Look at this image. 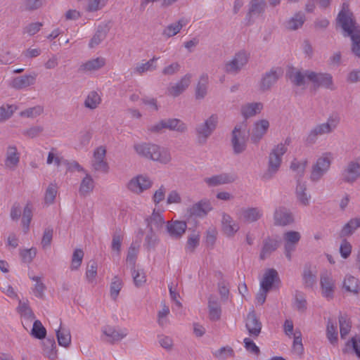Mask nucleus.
Segmentation results:
<instances>
[{"instance_id":"57","label":"nucleus","mask_w":360,"mask_h":360,"mask_svg":"<svg viewBox=\"0 0 360 360\" xmlns=\"http://www.w3.org/2000/svg\"><path fill=\"white\" fill-rule=\"evenodd\" d=\"M57 190L58 187L56 184L51 183L49 185L44 196V202L46 204L51 205L53 203L57 194Z\"/></svg>"},{"instance_id":"53","label":"nucleus","mask_w":360,"mask_h":360,"mask_svg":"<svg viewBox=\"0 0 360 360\" xmlns=\"http://www.w3.org/2000/svg\"><path fill=\"white\" fill-rule=\"evenodd\" d=\"M326 335L331 344L334 345L338 342L337 327L330 319L327 322Z\"/></svg>"},{"instance_id":"10","label":"nucleus","mask_w":360,"mask_h":360,"mask_svg":"<svg viewBox=\"0 0 360 360\" xmlns=\"http://www.w3.org/2000/svg\"><path fill=\"white\" fill-rule=\"evenodd\" d=\"M341 176L345 182L352 184L356 181L360 177V158L349 162Z\"/></svg>"},{"instance_id":"16","label":"nucleus","mask_w":360,"mask_h":360,"mask_svg":"<svg viewBox=\"0 0 360 360\" xmlns=\"http://www.w3.org/2000/svg\"><path fill=\"white\" fill-rule=\"evenodd\" d=\"M212 207L210 200L203 199L188 209L187 213L190 217H203L212 210Z\"/></svg>"},{"instance_id":"43","label":"nucleus","mask_w":360,"mask_h":360,"mask_svg":"<svg viewBox=\"0 0 360 360\" xmlns=\"http://www.w3.org/2000/svg\"><path fill=\"white\" fill-rule=\"evenodd\" d=\"M105 335L109 338L108 342L113 344L115 342L121 340L127 335V333L117 331L112 327H107L103 330Z\"/></svg>"},{"instance_id":"15","label":"nucleus","mask_w":360,"mask_h":360,"mask_svg":"<svg viewBox=\"0 0 360 360\" xmlns=\"http://www.w3.org/2000/svg\"><path fill=\"white\" fill-rule=\"evenodd\" d=\"M245 327L251 337L255 338L259 335L262 330V323L257 319L254 310L248 313Z\"/></svg>"},{"instance_id":"7","label":"nucleus","mask_w":360,"mask_h":360,"mask_svg":"<svg viewBox=\"0 0 360 360\" xmlns=\"http://www.w3.org/2000/svg\"><path fill=\"white\" fill-rule=\"evenodd\" d=\"M248 54L245 51H240L225 63L224 71L228 74L236 75L248 63Z\"/></svg>"},{"instance_id":"24","label":"nucleus","mask_w":360,"mask_h":360,"mask_svg":"<svg viewBox=\"0 0 360 360\" xmlns=\"http://www.w3.org/2000/svg\"><path fill=\"white\" fill-rule=\"evenodd\" d=\"M209 318L212 321L220 319L221 314V305L216 296L210 295L208 298Z\"/></svg>"},{"instance_id":"64","label":"nucleus","mask_w":360,"mask_h":360,"mask_svg":"<svg viewBox=\"0 0 360 360\" xmlns=\"http://www.w3.org/2000/svg\"><path fill=\"white\" fill-rule=\"evenodd\" d=\"M97 262L94 260H91L86 267V277L89 283H92L97 275Z\"/></svg>"},{"instance_id":"35","label":"nucleus","mask_w":360,"mask_h":360,"mask_svg":"<svg viewBox=\"0 0 360 360\" xmlns=\"http://www.w3.org/2000/svg\"><path fill=\"white\" fill-rule=\"evenodd\" d=\"M266 7V3L264 0H251L247 16L250 18L252 15L262 14Z\"/></svg>"},{"instance_id":"5","label":"nucleus","mask_w":360,"mask_h":360,"mask_svg":"<svg viewBox=\"0 0 360 360\" xmlns=\"http://www.w3.org/2000/svg\"><path fill=\"white\" fill-rule=\"evenodd\" d=\"M248 140L246 124H236L231 132V140L234 154H240L246 150Z\"/></svg>"},{"instance_id":"28","label":"nucleus","mask_w":360,"mask_h":360,"mask_svg":"<svg viewBox=\"0 0 360 360\" xmlns=\"http://www.w3.org/2000/svg\"><path fill=\"white\" fill-rule=\"evenodd\" d=\"M295 194L297 199L300 205L303 206H308L311 195L307 193V184L305 182H302L300 179H297Z\"/></svg>"},{"instance_id":"52","label":"nucleus","mask_w":360,"mask_h":360,"mask_svg":"<svg viewBox=\"0 0 360 360\" xmlns=\"http://www.w3.org/2000/svg\"><path fill=\"white\" fill-rule=\"evenodd\" d=\"M307 302L303 292L297 290L295 295V308L300 311L304 312L307 310Z\"/></svg>"},{"instance_id":"21","label":"nucleus","mask_w":360,"mask_h":360,"mask_svg":"<svg viewBox=\"0 0 360 360\" xmlns=\"http://www.w3.org/2000/svg\"><path fill=\"white\" fill-rule=\"evenodd\" d=\"M262 210L258 207L242 208L239 213V217L248 223L257 221L262 218Z\"/></svg>"},{"instance_id":"18","label":"nucleus","mask_w":360,"mask_h":360,"mask_svg":"<svg viewBox=\"0 0 360 360\" xmlns=\"http://www.w3.org/2000/svg\"><path fill=\"white\" fill-rule=\"evenodd\" d=\"M105 154L106 150L103 146L97 148L94 151L92 166L95 170L108 172V165L106 161L104 160Z\"/></svg>"},{"instance_id":"26","label":"nucleus","mask_w":360,"mask_h":360,"mask_svg":"<svg viewBox=\"0 0 360 360\" xmlns=\"http://www.w3.org/2000/svg\"><path fill=\"white\" fill-rule=\"evenodd\" d=\"M110 31V27L108 24H101L99 25L97 27L96 31L93 36V37L91 39L89 46V48L92 49L95 46H98L101 41H103L108 33Z\"/></svg>"},{"instance_id":"27","label":"nucleus","mask_w":360,"mask_h":360,"mask_svg":"<svg viewBox=\"0 0 360 360\" xmlns=\"http://www.w3.org/2000/svg\"><path fill=\"white\" fill-rule=\"evenodd\" d=\"M36 75H25L15 77L11 82V86L15 89H22L34 84Z\"/></svg>"},{"instance_id":"42","label":"nucleus","mask_w":360,"mask_h":360,"mask_svg":"<svg viewBox=\"0 0 360 360\" xmlns=\"http://www.w3.org/2000/svg\"><path fill=\"white\" fill-rule=\"evenodd\" d=\"M207 83H208V76L207 74H202L200 80L197 84L195 89V98L197 99H202L205 98L207 94Z\"/></svg>"},{"instance_id":"39","label":"nucleus","mask_w":360,"mask_h":360,"mask_svg":"<svg viewBox=\"0 0 360 360\" xmlns=\"http://www.w3.org/2000/svg\"><path fill=\"white\" fill-rule=\"evenodd\" d=\"M94 188V182L92 177L89 174H86V176L82 180L79 186V195L86 196L93 191Z\"/></svg>"},{"instance_id":"33","label":"nucleus","mask_w":360,"mask_h":360,"mask_svg":"<svg viewBox=\"0 0 360 360\" xmlns=\"http://www.w3.org/2000/svg\"><path fill=\"white\" fill-rule=\"evenodd\" d=\"M287 76L291 82L296 86H304L306 83V71L304 72H302L295 68H291L288 70Z\"/></svg>"},{"instance_id":"51","label":"nucleus","mask_w":360,"mask_h":360,"mask_svg":"<svg viewBox=\"0 0 360 360\" xmlns=\"http://www.w3.org/2000/svg\"><path fill=\"white\" fill-rule=\"evenodd\" d=\"M31 335L39 340L45 338L46 335V329L44 327L39 320H35L31 330Z\"/></svg>"},{"instance_id":"63","label":"nucleus","mask_w":360,"mask_h":360,"mask_svg":"<svg viewBox=\"0 0 360 360\" xmlns=\"http://www.w3.org/2000/svg\"><path fill=\"white\" fill-rule=\"evenodd\" d=\"M122 287V281L117 276L114 277L110 285V296L115 300Z\"/></svg>"},{"instance_id":"31","label":"nucleus","mask_w":360,"mask_h":360,"mask_svg":"<svg viewBox=\"0 0 360 360\" xmlns=\"http://www.w3.org/2000/svg\"><path fill=\"white\" fill-rule=\"evenodd\" d=\"M276 281H279L278 272L274 269H269L264 274L260 287L266 291H269Z\"/></svg>"},{"instance_id":"54","label":"nucleus","mask_w":360,"mask_h":360,"mask_svg":"<svg viewBox=\"0 0 360 360\" xmlns=\"http://www.w3.org/2000/svg\"><path fill=\"white\" fill-rule=\"evenodd\" d=\"M84 252L82 249H75L73 252L70 269L72 271L77 270L82 264V259L84 257Z\"/></svg>"},{"instance_id":"29","label":"nucleus","mask_w":360,"mask_h":360,"mask_svg":"<svg viewBox=\"0 0 360 360\" xmlns=\"http://www.w3.org/2000/svg\"><path fill=\"white\" fill-rule=\"evenodd\" d=\"M329 127L326 126L324 123L317 124L308 134L306 138V143L308 144H314L316 141L318 136L326 134H330Z\"/></svg>"},{"instance_id":"59","label":"nucleus","mask_w":360,"mask_h":360,"mask_svg":"<svg viewBox=\"0 0 360 360\" xmlns=\"http://www.w3.org/2000/svg\"><path fill=\"white\" fill-rule=\"evenodd\" d=\"M340 333L341 338H345L351 328V325L346 316H339Z\"/></svg>"},{"instance_id":"40","label":"nucleus","mask_w":360,"mask_h":360,"mask_svg":"<svg viewBox=\"0 0 360 360\" xmlns=\"http://www.w3.org/2000/svg\"><path fill=\"white\" fill-rule=\"evenodd\" d=\"M186 20L184 18L180 19L176 22L172 23L167 26L163 30L162 34L171 37L176 35L180 32L181 28L186 25Z\"/></svg>"},{"instance_id":"60","label":"nucleus","mask_w":360,"mask_h":360,"mask_svg":"<svg viewBox=\"0 0 360 360\" xmlns=\"http://www.w3.org/2000/svg\"><path fill=\"white\" fill-rule=\"evenodd\" d=\"M30 279L36 282L34 288V293L36 297L43 299L44 297V290L46 289L45 285L41 282V278L39 276H30Z\"/></svg>"},{"instance_id":"62","label":"nucleus","mask_w":360,"mask_h":360,"mask_svg":"<svg viewBox=\"0 0 360 360\" xmlns=\"http://www.w3.org/2000/svg\"><path fill=\"white\" fill-rule=\"evenodd\" d=\"M139 246L136 248L134 246L132 243L129 248L127 256V262L129 264L130 269H134L136 268V261L137 257Z\"/></svg>"},{"instance_id":"58","label":"nucleus","mask_w":360,"mask_h":360,"mask_svg":"<svg viewBox=\"0 0 360 360\" xmlns=\"http://www.w3.org/2000/svg\"><path fill=\"white\" fill-rule=\"evenodd\" d=\"M44 111V108L41 105H36L32 108H29L20 112V115L24 117L34 118L40 115Z\"/></svg>"},{"instance_id":"9","label":"nucleus","mask_w":360,"mask_h":360,"mask_svg":"<svg viewBox=\"0 0 360 360\" xmlns=\"http://www.w3.org/2000/svg\"><path fill=\"white\" fill-rule=\"evenodd\" d=\"M284 254L288 261L292 259V253L301 239V234L296 231H288L283 233Z\"/></svg>"},{"instance_id":"12","label":"nucleus","mask_w":360,"mask_h":360,"mask_svg":"<svg viewBox=\"0 0 360 360\" xmlns=\"http://www.w3.org/2000/svg\"><path fill=\"white\" fill-rule=\"evenodd\" d=\"M152 185L153 182L149 177L144 175H138L129 181L127 188L131 192L140 194L149 189Z\"/></svg>"},{"instance_id":"17","label":"nucleus","mask_w":360,"mask_h":360,"mask_svg":"<svg viewBox=\"0 0 360 360\" xmlns=\"http://www.w3.org/2000/svg\"><path fill=\"white\" fill-rule=\"evenodd\" d=\"M269 127V122L267 120H260L254 124L250 135L251 141L254 143H258L266 134Z\"/></svg>"},{"instance_id":"20","label":"nucleus","mask_w":360,"mask_h":360,"mask_svg":"<svg viewBox=\"0 0 360 360\" xmlns=\"http://www.w3.org/2000/svg\"><path fill=\"white\" fill-rule=\"evenodd\" d=\"M20 162V153L15 146L7 147L6 153L5 166L11 170H14Z\"/></svg>"},{"instance_id":"4","label":"nucleus","mask_w":360,"mask_h":360,"mask_svg":"<svg viewBox=\"0 0 360 360\" xmlns=\"http://www.w3.org/2000/svg\"><path fill=\"white\" fill-rule=\"evenodd\" d=\"M219 117L217 114L211 115L203 123L199 124L195 129L196 141L198 145H205L207 139L217 129Z\"/></svg>"},{"instance_id":"6","label":"nucleus","mask_w":360,"mask_h":360,"mask_svg":"<svg viewBox=\"0 0 360 360\" xmlns=\"http://www.w3.org/2000/svg\"><path fill=\"white\" fill-rule=\"evenodd\" d=\"M332 154L325 153L319 157L316 163L313 165L310 174L312 182L319 181L329 170L332 162Z\"/></svg>"},{"instance_id":"23","label":"nucleus","mask_w":360,"mask_h":360,"mask_svg":"<svg viewBox=\"0 0 360 360\" xmlns=\"http://www.w3.org/2000/svg\"><path fill=\"white\" fill-rule=\"evenodd\" d=\"M281 241L276 238L267 237L263 241V246L259 255L260 259H265L280 246Z\"/></svg>"},{"instance_id":"13","label":"nucleus","mask_w":360,"mask_h":360,"mask_svg":"<svg viewBox=\"0 0 360 360\" xmlns=\"http://www.w3.org/2000/svg\"><path fill=\"white\" fill-rule=\"evenodd\" d=\"M306 75L307 79L313 83L315 88L323 86L330 89L333 84L332 76L330 74L306 70Z\"/></svg>"},{"instance_id":"3","label":"nucleus","mask_w":360,"mask_h":360,"mask_svg":"<svg viewBox=\"0 0 360 360\" xmlns=\"http://www.w3.org/2000/svg\"><path fill=\"white\" fill-rule=\"evenodd\" d=\"M287 152V148L283 143L275 146L269 156L268 168L264 173L262 179L264 180L271 179L279 170L282 162V156Z\"/></svg>"},{"instance_id":"11","label":"nucleus","mask_w":360,"mask_h":360,"mask_svg":"<svg viewBox=\"0 0 360 360\" xmlns=\"http://www.w3.org/2000/svg\"><path fill=\"white\" fill-rule=\"evenodd\" d=\"M320 285L322 295L328 300H332L334 297L335 283L330 273L326 271L321 274Z\"/></svg>"},{"instance_id":"36","label":"nucleus","mask_w":360,"mask_h":360,"mask_svg":"<svg viewBox=\"0 0 360 360\" xmlns=\"http://www.w3.org/2000/svg\"><path fill=\"white\" fill-rule=\"evenodd\" d=\"M165 129L184 133L187 130L186 124L181 120L176 118L164 120Z\"/></svg>"},{"instance_id":"55","label":"nucleus","mask_w":360,"mask_h":360,"mask_svg":"<svg viewBox=\"0 0 360 360\" xmlns=\"http://www.w3.org/2000/svg\"><path fill=\"white\" fill-rule=\"evenodd\" d=\"M158 243V238L153 230H149L145 238L143 246L148 251L154 250Z\"/></svg>"},{"instance_id":"38","label":"nucleus","mask_w":360,"mask_h":360,"mask_svg":"<svg viewBox=\"0 0 360 360\" xmlns=\"http://www.w3.org/2000/svg\"><path fill=\"white\" fill-rule=\"evenodd\" d=\"M159 57L153 56L151 59L145 63H139L134 70L135 73L142 75L147 71H153L157 69L156 62Z\"/></svg>"},{"instance_id":"49","label":"nucleus","mask_w":360,"mask_h":360,"mask_svg":"<svg viewBox=\"0 0 360 360\" xmlns=\"http://www.w3.org/2000/svg\"><path fill=\"white\" fill-rule=\"evenodd\" d=\"M305 21L304 14L299 12L290 18L287 22V28L291 30H295L301 27Z\"/></svg>"},{"instance_id":"61","label":"nucleus","mask_w":360,"mask_h":360,"mask_svg":"<svg viewBox=\"0 0 360 360\" xmlns=\"http://www.w3.org/2000/svg\"><path fill=\"white\" fill-rule=\"evenodd\" d=\"M213 355L219 360H225L228 356H233L234 351L231 347H223L213 352Z\"/></svg>"},{"instance_id":"32","label":"nucleus","mask_w":360,"mask_h":360,"mask_svg":"<svg viewBox=\"0 0 360 360\" xmlns=\"http://www.w3.org/2000/svg\"><path fill=\"white\" fill-rule=\"evenodd\" d=\"M105 64V59L103 58L98 57L82 63L79 68V71L85 72L97 70L103 67Z\"/></svg>"},{"instance_id":"44","label":"nucleus","mask_w":360,"mask_h":360,"mask_svg":"<svg viewBox=\"0 0 360 360\" xmlns=\"http://www.w3.org/2000/svg\"><path fill=\"white\" fill-rule=\"evenodd\" d=\"M147 227L149 230H153V226L160 229L165 224L163 217L158 212L153 211L151 216L146 219Z\"/></svg>"},{"instance_id":"1","label":"nucleus","mask_w":360,"mask_h":360,"mask_svg":"<svg viewBox=\"0 0 360 360\" xmlns=\"http://www.w3.org/2000/svg\"><path fill=\"white\" fill-rule=\"evenodd\" d=\"M336 20L344 31V36L349 37L351 39L352 52L356 56L360 57V25L356 22L348 4H342V8L338 14Z\"/></svg>"},{"instance_id":"34","label":"nucleus","mask_w":360,"mask_h":360,"mask_svg":"<svg viewBox=\"0 0 360 360\" xmlns=\"http://www.w3.org/2000/svg\"><path fill=\"white\" fill-rule=\"evenodd\" d=\"M262 108V103H247L241 107V114L245 119H248L259 113Z\"/></svg>"},{"instance_id":"19","label":"nucleus","mask_w":360,"mask_h":360,"mask_svg":"<svg viewBox=\"0 0 360 360\" xmlns=\"http://www.w3.org/2000/svg\"><path fill=\"white\" fill-rule=\"evenodd\" d=\"M186 228V223L183 221H168L166 225L167 233L175 239L180 238L185 233Z\"/></svg>"},{"instance_id":"41","label":"nucleus","mask_w":360,"mask_h":360,"mask_svg":"<svg viewBox=\"0 0 360 360\" xmlns=\"http://www.w3.org/2000/svg\"><path fill=\"white\" fill-rule=\"evenodd\" d=\"M302 280L306 288H313L317 282L316 274L311 271L310 267L306 266L303 271Z\"/></svg>"},{"instance_id":"50","label":"nucleus","mask_w":360,"mask_h":360,"mask_svg":"<svg viewBox=\"0 0 360 360\" xmlns=\"http://www.w3.org/2000/svg\"><path fill=\"white\" fill-rule=\"evenodd\" d=\"M354 352L358 358L360 359V338L356 336L351 338L349 341L346 343L345 348L343 349V352Z\"/></svg>"},{"instance_id":"2","label":"nucleus","mask_w":360,"mask_h":360,"mask_svg":"<svg viewBox=\"0 0 360 360\" xmlns=\"http://www.w3.org/2000/svg\"><path fill=\"white\" fill-rule=\"evenodd\" d=\"M134 148L139 155L162 164H167L172 159L170 153L167 150L155 144L137 143L134 146Z\"/></svg>"},{"instance_id":"37","label":"nucleus","mask_w":360,"mask_h":360,"mask_svg":"<svg viewBox=\"0 0 360 360\" xmlns=\"http://www.w3.org/2000/svg\"><path fill=\"white\" fill-rule=\"evenodd\" d=\"M360 227V218L351 219L346 224L344 225L340 231V236L345 238L349 236Z\"/></svg>"},{"instance_id":"14","label":"nucleus","mask_w":360,"mask_h":360,"mask_svg":"<svg viewBox=\"0 0 360 360\" xmlns=\"http://www.w3.org/2000/svg\"><path fill=\"white\" fill-rule=\"evenodd\" d=\"M274 220L275 226H285L294 222V217L289 210L279 207L274 213Z\"/></svg>"},{"instance_id":"22","label":"nucleus","mask_w":360,"mask_h":360,"mask_svg":"<svg viewBox=\"0 0 360 360\" xmlns=\"http://www.w3.org/2000/svg\"><path fill=\"white\" fill-rule=\"evenodd\" d=\"M191 77L192 75L191 74L185 75L179 82L168 88V94L173 97L179 96L190 85Z\"/></svg>"},{"instance_id":"25","label":"nucleus","mask_w":360,"mask_h":360,"mask_svg":"<svg viewBox=\"0 0 360 360\" xmlns=\"http://www.w3.org/2000/svg\"><path fill=\"white\" fill-rule=\"evenodd\" d=\"M234 181L232 176L222 173L217 175H214L211 177H206L204 179V182L209 187H215L222 184H229Z\"/></svg>"},{"instance_id":"8","label":"nucleus","mask_w":360,"mask_h":360,"mask_svg":"<svg viewBox=\"0 0 360 360\" xmlns=\"http://www.w3.org/2000/svg\"><path fill=\"white\" fill-rule=\"evenodd\" d=\"M283 70L281 67L272 68L266 72L262 77L259 82V89L262 91H269L276 84L278 80L283 76Z\"/></svg>"},{"instance_id":"56","label":"nucleus","mask_w":360,"mask_h":360,"mask_svg":"<svg viewBox=\"0 0 360 360\" xmlns=\"http://www.w3.org/2000/svg\"><path fill=\"white\" fill-rule=\"evenodd\" d=\"M32 218V210L30 203H27L24 208L22 224L25 233H27L30 229V224Z\"/></svg>"},{"instance_id":"45","label":"nucleus","mask_w":360,"mask_h":360,"mask_svg":"<svg viewBox=\"0 0 360 360\" xmlns=\"http://www.w3.org/2000/svg\"><path fill=\"white\" fill-rule=\"evenodd\" d=\"M58 345L64 347H68L71 343V335L68 330L60 328L56 331Z\"/></svg>"},{"instance_id":"30","label":"nucleus","mask_w":360,"mask_h":360,"mask_svg":"<svg viewBox=\"0 0 360 360\" xmlns=\"http://www.w3.org/2000/svg\"><path fill=\"white\" fill-rule=\"evenodd\" d=\"M222 229L228 236H233L239 229L238 224L235 223L232 217L226 213L222 215Z\"/></svg>"},{"instance_id":"46","label":"nucleus","mask_w":360,"mask_h":360,"mask_svg":"<svg viewBox=\"0 0 360 360\" xmlns=\"http://www.w3.org/2000/svg\"><path fill=\"white\" fill-rule=\"evenodd\" d=\"M343 288L348 292L358 294L360 290L359 281L356 278L349 276L344 281Z\"/></svg>"},{"instance_id":"47","label":"nucleus","mask_w":360,"mask_h":360,"mask_svg":"<svg viewBox=\"0 0 360 360\" xmlns=\"http://www.w3.org/2000/svg\"><path fill=\"white\" fill-rule=\"evenodd\" d=\"M101 102V98L95 91H91L86 96L84 105L86 108L94 110Z\"/></svg>"},{"instance_id":"48","label":"nucleus","mask_w":360,"mask_h":360,"mask_svg":"<svg viewBox=\"0 0 360 360\" xmlns=\"http://www.w3.org/2000/svg\"><path fill=\"white\" fill-rule=\"evenodd\" d=\"M17 109L15 105L4 104L0 106V123L9 120Z\"/></svg>"}]
</instances>
